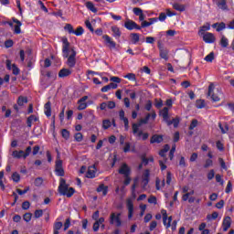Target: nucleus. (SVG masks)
Returning <instances> with one entry per match:
<instances>
[{"label":"nucleus","instance_id":"nucleus-1","mask_svg":"<svg viewBox=\"0 0 234 234\" xmlns=\"http://www.w3.org/2000/svg\"><path fill=\"white\" fill-rule=\"evenodd\" d=\"M62 41V54L63 58H67V65L69 69H74L76 67V50L74 48H70V42L65 37L61 38Z\"/></svg>","mask_w":234,"mask_h":234},{"label":"nucleus","instance_id":"nucleus-2","mask_svg":"<svg viewBox=\"0 0 234 234\" xmlns=\"http://www.w3.org/2000/svg\"><path fill=\"white\" fill-rule=\"evenodd\" d=\"M58 193L63 197L70 198L74 195V193H76V189H74V187L69 188V185H67V180L61 177L59 179Z\"/></svg>","mask_w":234,"mask_h":234},{"label":"nucleus","instance_id":"nucleus-3","mask_svg":"<svg viewBox=\"0 0 234 234\" xmlns=\"http://www.w3.org/2000/svg\"><path fill=\"white\" fill-rule=\"evenodd\" d=\"M119 175H123L124 176V181L123 184L124 186H129L131 184V168L127 164H122L119 169Z\"/></svg>","mask_w":234,"mask_h":234},{"label":"nucleus","instance_id":"nucleus-4","mask_svg":"<svg viewBox=\"0 0 234 234\" xmlns=\"http://www.w3.org/2000/svg\"><path fill=\"white\" fill-rule=\"evenodd\" d=\"M30 153H32V147H27L26 151H23V150L13 151L12 156L13 158H16L17 160H21V158L25 160L27 158V156H30Z\"/></svg>","mask_w":234,"mask_h":234},{"label":"nucleus","instance_id":"nucleus-5","mask_svg":"<svg viewBox=\"0 0 234 234\" xmlns=\"http://www.w3.org/2000/svg\"><path fill=\"white\" fill-rule=\"evenodd\" d=\"M132 129H133V134H135V136H137L139 139L147 140V138H149L148 133H144L142 131H139L140 128L138 123H133L132 126Z\"/></svg>","mask_w":234,"mask_h":234},{"label":"nucleus","instance_id":"nucleus-6","mask_svg":"<svg viewBox=\"0 0 234 234\" xmlns=\"http://www.w3.org/2000/svg\"><path fill=\"white\" fill-rule=\"evenodd\" d=\"M122 214L121 213H112L110 216V224H115L117 228H120L122 226Z\"/></svg>","mask_w":234,"mask_h":234},{"label":"nucleus","instance_id":"nucleus-7","mask_svg":"<svg viewBox=\"0 0 234 234\" xmlns=\"http://www.w3.org/2000/svg\"><path fill=\"white\" fill-rule=\"evenodd\" d=\"M55 175L57 176H65V169H63V161L61 160L56 161Z\"/></svg>","mask_w":234,"mask_h":234},{"label":"nucleus","instance_id":"nucleus-8","mask_svg":"<svg viewBox=\"0 0 234 234\" xmlns=\"http://www.w3.org/2000/svg\"><path fill=\"white\" fill-rule=\"evenodd\" d=\"M163 215V224L165 226L166 229H169L171 228V222H173V217L167 218V210L163 209L162 210Z\"/></svg>","mask_w":234,"mask_h":234},{"label":"nucleus","instance_id":"nucleus-9","mask_svg":"<svg viewBox=\"0 0 234 234\" xmlns=\"http://www.w3.org/2000/svg\"><path fill=\"white\" fill-rule=\"evenodd\" d=\"M124 27L125 28H127V30H142V27L140 26H138V24H136V22L133 21V20H127L124 23Z\"/></svg>","mask_w":234,"mask_h":234},{"label":"nucleus","instance_id":"nucleus-10","mask_svg":"<svg viewBox=\"0 0 234 234\" xmlns=\"http://www.w3.org/2000/svg\"><path fill=\"white\" fill-rule=\"evenodd\" d=\"M213 90H215V85L213 83H210L208 86L207 96H210L212 101H220V97H218V95H215V93H213Z\"/></svg>","mask_w":234,"mask_h":234},{"label":"nucleus","instance_id":"nucleus-11","mask_svg":"<svg viewBox=\"0 0 234 234\" xmlns=\"http://www.w3.org/2000/svg\"><path fill=\"white\" fill-rule=\"evenodd\" d=\"M151 176V171L149 169L144 170L142 176L143 187H147Z\"/></svg>","mask_w":234,"mask_h":234},{"label":"nucleus","instance_id":"nucleus-12","mask_svg":"<svg viewBox=\"0 0 234 234\" xmlns=\"http://www.w3.org/2000/svg\"><path fill=\"white\" fill-rule=\"evenodd\" d=\"M159 56L162 58V59L167 61V59H169V50L162 46H159Z\"/></svg>","mask_w":234,"mask_h":234},{"label":"nucleus","instance_id":"nucleus-13","mask_svg":"<svg viewBox=\"0 0 234 234\" xmlns=\"http://www.w3.org/2000/svg\"><path fill=\"white\" fill-rule=\"evenodd\" d=\"M126 206L128 208V218H133V213L134 212V204L133 199H127Z\"/></svg>","mask_w":234,"mask_h":234},{"label":"nucleus","instance_id":"nucleus-14","mask_svg":"<svg viewBox=\"0 0 234 234\" xmlns=\"http://www.w3.org/2000/svg\"><path fill=\"white\" fill-rule=\"evenodd\" d=\"M223 231H228L231 228V217L227 216L222 222Z\"/></svg>","mask_w":234,"mask_h":234},{"label":"nucleus","instance_id":"nucleus-15","mask_svg":"<svg viewBox=\"0 0 234 234\" xmlns=\"http://www.w3.org/2000/svg\"><path fill=\"white\" fill-rule=\"evenodd\" d=\"M216 40L217 38L213 33H206L203 36V41H205V43H215Z\"/></svg>","mask_w":234,"mask_h":234},{"label":"nucleus","instance_id":"nucleus-16","mask_svg":"<svg viewBox=\"0 0 234 234\" xmlns=\"http://www.w3.org/2000/svg\"><path fill=\"white\" fill-rule=\"evenodd\" d=\"M102 39H104L106 45H108L110 48H116V42L112 41V38H111V37H109L108 35H104L102 37Z\"/></svg>","mask_w":234,"mask_h":234},{"label":"nucleus","instance_id":"nucleus-17","mask_svg":"<svg viewBox=\"0 0 234 234\" xmlns=\"http://www.w3.org/2000/svg\"><path fill=\"white\" fill-rule=\"evenodd\" d=\"M36 122H39V117L32 114L27 119V125L30 129L32 127L33 123H36Z\"/></svg>","mask_w":234,"mask_h":234},{"label":"nucleus","instance_id":"nucleus-18","mask_svg":"<svg viewBox=\"0 0 234 234\" xmlns=\"http://www.w3.org/2000/svg\"><path fill=\"white\" fill-rule=\"evenodd\" d=\"M97 193H102V197H107V193H109V186L104 184H101L97 189Z\"/></svg>","mask_w":234,"mask_h":234},{"label":"nucleus","instance_id":"nucleus-19","mask_svg":"<svg viewBox=\"0 0 234 234\" xmlns=\"http://www.w3.org/2000/svg\"><path fill=\"white\" fill-rule=\"evenodd\" d=\"M119 118L123 122L125 129H129V119L125 117V112L123 110L119 112Z\"/></svg>","mask_w":234,"mask_h":234},{"label":"nucleus","instance_id":"nucleus-20","mask_svg":"<svg viewBox=\"0 0 234 234\" xmlns=\"http://www.w3.org/2000/svg\"><path fill=\"white\" fill-rule=\"evenodd\" d=\"M164 135L154 134L150 139V144H162Z\"/></svg>","mask_w":234,"mask_h":234},{"label":"nucleus","instance_id":"nucleus-21","mask_svg":"<svg viewBox=\"0 0 234 234\" xmlns=\"http://www.w3.org/2000/svg\"><path fill=\"white\" fill-rule=\"evenodd\" d=\"M44 112L46 116H48V118H50V116H52V104L50 103V101H48L44 105Z\"/></svg>","mask_w":234,"mask_h":234},{"label":"nucleus","instance_id":"nucleus-22","mask_svg":"<svg viewBox=\"0 0 234 234\" xmlns=\"http://www.w3.org/2000/svg\"><path fill=\"white\" fill-rule=\"evenodd\" d=\"M13 23H16L14 34H21V26L23 25L21 21L17 20V18H13Z\"/></svg>","mask_w":234,"mask_h":234},{"label":"nucleus","instance_id":"nucleus-23","mask_svg":"<svg viewBox=\"0 0 234 234\" xmlns=\"http://www.w3.org/2000/svg\"><path fill=\"white\" fill-rule=\"evenodd\" d=\"M86 178H96V167L94 166L89 167L86 173Z\"/></svg>","mask_w":234,"mask_h":234},{"label":"nucleus","instance_id":"nucleus-24","mask_svg":"<svg viewBox=\"0 0 234 234\" xmlns=\"http://www.w3.org/2000/svg\"><path fill=\"white\" fill-rule=\"evenodd\" d=\"M160 116H162L165 122H167L169 120V108H163V110L160 111Z\"/></svg>","mask_w":234,"mask_h":234},{"label":"nucleus","instance_id":"nucleus-25","mask_svg":"<svg viewBox=\"0 0 234 234\" xmlns=\"http://www.w3.org/2000/svg\"><path fill=\"white\" fill-rule=\"evenodd\" d=\"M72 74V70L69 69H62L58 72V78H67L68 76H70Z\"/></svg>","mask_w":234,"mask_h":234},{"label":"nucleus","instance_id":"nucleus-26","mask_svg":"<svg viewBox=\"0 0 234 234\" xmlns=\"http://www.w3.org/2000/svg\"><path fill=\"white\" fill-rule=\"evenodd\" d=\"M105 222L104 218H100L96 220V222L93 223V231L97 232L100 230V224H103Z\"/></svg>","mask_w":234,"mask_h":234},{"label":"nucleus","instance_id":"nucleus-27","mask_svg":"<svg viewBox=\"0 0 234 234\" xmlns=\"http://www.w3.org/2000/svg\"><path fill=\"white\" fill-rule=\"evenodd\" d=\"M63 228V223L61 221L55 222L53 225V234H59V229Z\"/></svg>","mask_w":234,"mask_h":234},{"label":"nucleus","instance_id":"nucleus-28","mask_svg":"<svg viewBox=\"0 0 234 234\" xmlns=\"http://www.w3.org/2000/svg\"><path fill=\"white\" fill-rule=\"evenodd\" d=\"M216 5L220 8V10H228V4H226V0H216Z\"/></svg>","mask_w":234,"mask_h":234},{"label":"nucleus","instance_id":"nucleus-29","mask_svg":"<svg viewBox=\"0 0 234 234\" xmlns=\"http://www.w3.org/2000/svg\"><path fill=\"white\" fill-rule=\"evenodd\" d=\"M219 45L223 48H228V46L229 45V40H228V38L222 35L221 36V39L219 42Z\"/></svg>","mask_w":234,"mask_h":234},{"label":"nucleus","instance_id":"nucleus-30","mask_svg":"<svg viewBox=\"0 0 234 234\" xmlns=\"http://www.w3.org/2000/svg\"><path fill=\"white\" fill-rule=\"evenodd\" d=\"M150 118H151V113H147L145 118L141 119L137 125H139V127H141V125H145V124L149 123Z\"/></svg>","mask_w":234,"mask_h":234},{"label":"nucleus","instance_id":"nucleus-31","mask_svg":"<svg viewBox=\"0 0 234 234\" xmlns=\"http://www.w3.org/2000/svg\"><path fill=\"white\" fill-rule=\"evenodd\" d=\"M86 7L88 10H90V12H93V14H96L98 12V8L94 6V4L92 2H86Z\"/></svg>","mask_w":234,"mask_h":234},{"label":"nucleus","instance_id":"nucleus-32","mask_svg":"<svg viewBox=\"0 0 234 234\" xmlns=\"http://www.w3.org/2000/svg\"><path fill=\"white\" fill-rule=\"evenodd\" d=\"M112 32L113 33V37H120L122 36L120 28L116 26L112 27Z\"/></svg>","mask_w":234,"mask_h":234},{"label":"nucleus","instance_id":"nucleus-33","mask_svg":"<svg viewBox=\"0 0 234 234\" xmlns=\"http://www.w3.org/2000/svg\"><path fill=\"white\" fill-rule=\"evenodd\" d=\"M131 37L133 45H136L140 41V35L138 33H132Z\"/></svg>","mask_w":234,"mask_h":234},{"label":"nucleus","instance_id":"nucleus-34","mask_svg":"<svg viewBox=\"0 0 234 234\" xmlns=\"http://www.w3.org/2000/svg\"><path fill=\"white\" fill-rule=\"evenodd\" d=\"M12 180L16 184H19V182H21V176L19 175V173L14 172L12 175Z\"/></svg>","mask_w":234,"mask_h":234},{"label":"nucleus","instance_id":"nucleus-35","mask_svg":"<svg viewBox=\"0 0 234 234\" xmlns=\"http://www.w3.org/2000/svg\"><path fill=\"white\" fill-rule=\"evenodd\" d=\"M167 125H174V127H178V123H180V119L174 118L172 121H169V119L166 121Z\"/></svg>","mask_w":234,"mask_h":234},{"label":"nucleus","instance_id":"nucleus-36","mask_svg":"<svg viewBox=\"0 0 234 234\" xmlns=\"http://www.w3.org/2000/svg\"><path fill=\"white\" fill-rule=\"evenodd\" d=\"M173 8L175 10H177V12H184L186 10V6H184V5H180L178 3H175L173 5Z\"/></svg>","mask_w":234,"mask_h":234},{"label":"nucleus","instance_id":"nucleus-37","mask_svg":"<svg viewBox=\"0 0 234 234\" xmlns=\"http://www.w3.org/2000/svg\"><path fill=\"white\" fill-rule=\"evenodd\" d=\"M17 103L20 107H23L25 103H28V99L27 97L20 96L18 97Z\"/></svg>","mask_w":234,"mask_h":234},{"label":"nucleus","instance_id":"nucleus-38","mask_svg":"<svg viewBox=\"0 0 234 234\" xmlns=\"http://www.w3.org/2000/svg\"><path fill=\"white\" fill-rule=\"evenodd\" d=\"M218 127H219L222 134H226V133H228L229 131V126L228 125V123H225V125L223 127L222 123L218 122Z\"/></svg>","mask_w":234,"mask_h":234},{"label":"nucleus","instance_id":"nucleus-39","mask_svg":"<svg viewBox=\"0 0 234 234\" xmlns=\"http://www.w3.org/2000/svg\"><path fill=\"white\" fill-rule=\"evenodd\" d=\"M195 195V190H191L190 192H186L185 195L182 197L183 202H187V199L192 196Z\"/></svg>","mask_w":234,"mask_h":234},{"label":"nucleus","instance_id":"nucleus-40","mask_svg":"<svg viewBox=\"0 0 234 234\" xmlns=\"http://www.w3.org/2000/svg\"><path fill=\"white\" fill-rule=\"evenodd\" d=\"M218 218V212L215 211L211 215L207 216V220H217Z\"/></svg>","mask_w":234,"mask_h":234},{"label":"nucleus","instance_id":"nucleus-41","mask_svg":"<svg viewBox=\"0 0 234 234\" xmlns=\"http://www.w3.org/2000/svg\"><path fill=\"white\" fill-rule=\"evenodd\" d=\"M213 59H215V53L210 52L207 56L205 57V61H207V63L213 62Z\"/></svg>","mask_w":234,"mask_h":234},{"label":"nucleus","instance_id":"nucleus-42","mask_svg":"<svg viewBox=\"0 0 234 234\" xmlns=\"http://www.w3.org/2000/svg\"><path fill=\"white\" fill-rule=\"evenodd\" d=\"M64 30L69 32V34H74V27H72L70 24H66L64 27Z\"/></svg>","mask_w":234,"mask_h":234},{"label":"nucleus","instance_id":"nucleus-43","mask_svg":"<svg viewBox=\"0 0 234 234\" xmlns=\"http://www.w3.org/2000/svg\"><path fill=\"white\" fill-rule=\"evenodd\" d=\"M61 134H62V138H65V140H69V138H70V132H69V130L67 129H63L61 131Z\"/></svg>","mask_w":234,"mask_h":234},{"label":"nucleus","instance_id":"nucleus-44","mask_svg":"<svg viewBox=\"0 0 234 234\" xmlns=\"http://www.w3.org/2000/svg\"><path fill=\"white\" fill-rule=\"evenodd\" d=\"M23 218L25 222H30L32 220V213L27 212L26 214H24Z\"/></svg>","mask_w":234,"mask_h":234},{"label":"nucleus","instance_id":"nucleus-45","mask_svg":"<svg viewBox=\"0 0 234 234\" xmlns=\"http://www.w3.org/2000/svg\"><path fill=\"white\" fill-rule=\"evenodd\" d=\"M35 186L36 187H41L43 186V177H37L35 179Z\"/></svg>","mask_w":234,"mask_h":234},{"label":"nucleus","instance_id":"nucleus-46","mask_svg":"<svg viewBox=\"0 0 234 234\" xmlns=\"http://www.w3.org/2000/svg\"><path fill=\"white\" fill-rule=\"evenodd\" d=\"M83 32H85V30L81 27H79L74 30L73 34H75V36H83Z\"/></svg>","mask_w":234,"mask_h":234},{"label":"nucleus","instance_id":"nucleus-47","mask_svg":"<svg viewBox=\"0 0 234 234\" xmlns=\"http://www.w3.org/2000/svg\"><path fill=\"white\" fill-rule=\"evenodd\" d=\"M111 127V121L110 120H103L102 121V128L107 131Z\"/></svg>","mask_w":234,"mask_h":234},{"label":"nucleus","instance_id":"nucleus-48","mask_svg":"<svg viewBox=\"0 0 234 234\" xmlns=\"http://www.w3.org/2000/svg\"><path fill=\"white\" fill-rule=\"evenodd\" d=\"M196 107H197V109H204V107H206V103L204 102V101L198 100V101H197V102H196Z\"/></svg>","mask_w":234,"mask_h":234},{"label":"nucleus","instance_id":"nucleus-49","mask_svg":"<svg viewBox=\"0 0 234 234\" xmlns=\"http://www.w3.org/2000/svg\"><path fill=\"white\" fill-rule=\"evenodd\" d=\"M231 191H233V185L231 184V181H229L225 189V193L229 194Z\"/></svg>","mask_w":234,"mask_h":234},{"label":"nucleus","instance_id":"nucleus-50","mask_svg":"<svg viewBox=\"0 0 234 234\" xmlns=\"http://www.w3.org/2000/svg\"><path fill=\"white\" fill-rule=\"evenodd\" d=\"M213 166V160L211 159H207L205 161V165H203L204 169H207L208 167Z\"/></svg>","mask_w":234,"mask_h":234},{"label":"nucleus","instance_id":"nucleus-51","mask_svg":"<svg viewBox=\"0 0 234 234\" xmlns=\"http://www.w3.org/2000/svg\"><path fill=\"white\" fill-rule=\"evenodd\" d=\"M226 28V24L224 22L218 23V27L216 28L217 32H222Z\"/></svg>","mask_w":234,"mask_h":234},{"label":"nucleus","instance_id":"nucleus-52","mask_svg":"<svg viewBox=\"0 0 234 234\" xmlns=\"http://www.w3.org/2000/svg\"><path fill=\"white\" fill-rule=\"evenodd\" d=\"M27 191H30V186H27L24 190H21L19 188L16 189V193H18L20 196L27 195Z\"/></svg>","mask_w":234,"mask_h":234},{"label":"nucleus","instance_id":"nucleus-53","mask_svg":"<svg viewBox=\"0 0 234 234\" xmlns=\"http://www.w3.org/2000/svg\"><path fill=\"white\" fill-rule=\"evenodd\" d=\"M22 209H24L25 211L30 209V201H24L22 203Z\"/></svg>","mask_w":234,"mask_h":234},{"label":"nucleus","instance_id":"nucleus-54","mask_svg":"<svg viewBox=\"0 0 234 234\" xmlns=\"http://www.w3.org/2000/svg\"><path fill=\"white\" fill-rule=\"evenodd\" d=\"M148 203H149V204H154V206H156V204H158V200L156 199V197L151 196V197L148 198Z\"/></svg>","mask_w":234,"mask_h":234},{"label":"nucleus","instance_id":"nucleus-55","mask_svg":"<svg viewBox=\"0 0 234 234\" xmlns=\"http://www.w3.org/2000/svg\"><path fill=\"white\" fill-rule=\"evenodd\" d=\"M197 125H198V121L197 119L192 120V122L189 125V130L193 131V129H195V127H197Z\"/></svg>","mask_w":234,"mask_h":234},{"label":"nucleus","instance_id":"nucleus-56","mask_svg":"<svg viewBox=\"0 0 234 234\" xmlns=\"http://www.w3.org/2000/svg\"><path fill=\"white\" fill-rule=\"evenodd\" d=\"M133 12L135 16H142L144 14V11L140 7H134Z\"/></svg>","mask_w":234,"mask_h":234},{"label":"nucleus","instance_id":"nucleus-57","mask_svg":"<svg viewBox=\"0 0 234 234\" xmlns=\"http://www.w3.org/2000/svg\"><path fill=\"white\" fill-rule=\"evenodd\" d=\"M127 80H131L132 81H136V75L133 73H128L124 76Z\"/></svg>","mask_w":234,"mask_h":234},{"label":"nucleus","instance_id":"nucleus-58","mask_svg":"<svg viewBox=\"0 0 234 234\" xmlns=\"http://www.w3.org/2000/svg\"><path fill=\"white\" fill-rule=\"evenodd\" d=\"M35 218H41L43 217V209H37L35 211Z\"/></svg>","mask_w":234,"mask_h":234},{"label":"nucleus","instance_id":"nucleus-59","mask_svg":"<svg viewBox=\"0 0 234 234\" xmlns=\"http://www.w3.org/2000/svg\"><path fill=\"white\" fill-rule=\"evenodd\" d=\"M168 151L169 147H165L163 150L159 152V156H162V158H165V154Z\"/></svg>","mask_w":234,"mask_h":234},{"label":"nucleus","instance_id":"nucleus-60","mask_svg":"<svg viewBox=\"0 0 234 234\" xmlns=\"http://www.w3.org/2000/svg\"><path fill=\"white\" fill-rule=\"evenodd\" d=\"M210 28L211 27L209 26V24H207V26H203L199 30V34H204L206 31L209 30Z\"/></svg>","mask_w":234,"mask_h":234},{"label":"nucleus","instance_id":"nucleus-61","mask_svg":"<svg viewBox=\"0 0 234 234\" xmlns=\"http://www.w3.org/2000/svg\"><path fill=\"white\" fill-rule=\"evenodd\" d=\"M155 107L156 109H162V107L164 106V101H162V100L155 99Z\"/></svg>","mask_w":234,"mask_h":234},{"label":"nucleus","instance_id":"nucleus-62","mask_svg":"<svg viewBox=\"0 0 234 234\" xmlns=\"http://www.w3.org/2000/svg\"><path fill=\"white\" fill-rule=\"evenodd\" d=\"M156 226H158V222L152 221L149 227L150 231H154V229H156Z\"/></svg>","mask_w":234,"mask_h":234},{"label":"nucleus","instance_id":"nucleus-63","mask_svg":"<svg viewBox=\"0 0 234 234\" xmlns=\"http://www.w3.org/2000/svg\"><path fill=\"white\" fill-rule=\"evenodd\" d=\"M78 103H79V106H78L79 111H85V109H87L86 102H78Z\"/></svg>","mask_w":234,"mask_h":234},{"label":"nucleus","instance_id":"nucleus-64","mask_svg":"<svg viewBox=\"0 0 234 234\" xmlns=\"http://www.w3.org/2000/svg\"><path fill=\"white\" fill-rule=\"evenodd\" d=\"M46 76H47V78H52L53 80H56V78H57L56 73H53L51 71H47Z\"/></svg>","mask_w":234,"mask_h":234}]
</instances>
